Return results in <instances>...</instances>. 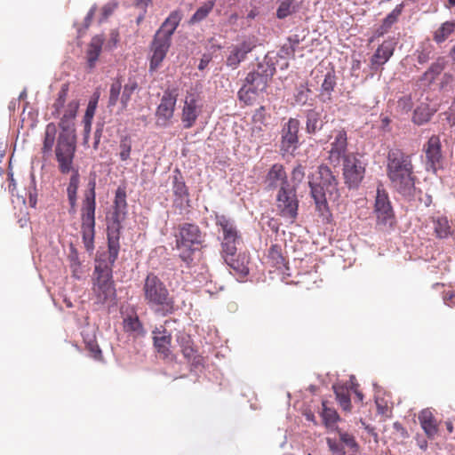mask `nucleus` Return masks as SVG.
I'll return each instance as SVG.
<instances>
[{"label":"nucleus","mask_w":455,"mask_h":455,"mask_svg":"<svg viewBox=\"0 0 455 455\" xmlns=\"http://www.w3.org/2000/svg\"><path fill=\"white\" fill-rule=\"evenodd\" d=\"M59 127L60 132L56 139V124L49 123L46 125L42 150L44 154L51 153L56 140L55 156L59 164V170L62 174H68L72 169L76 149L75 122L61 117Z\"/></svg>","instance_id":"nucleus-1"},{"label":"nucleus","mask_w":455,"mask_h":455,"mask_svg":"<svg viewBox=\"0 0 455 455\" xmlns=\"http://www.w3.org/2000/svg\"><path fill=\"white\" fill-rule=\"evenodd\" d=\"M387 175L394 189L403 197H412L415 192V178L411 158L399 149H392L387 155Z\"/></svg>","instance_id":"nucleus-2"},{"label":"nucleus","mask_w":455,"mask_h":455,"mask_svg":"<svg viewBox=\"0 0 455 455\" xmlns=\"http://www.w3.org/2000/svg\"><path fill=\"white\" fill-rule=\"evenodd\" d=\"M275 70L274 58L270 53L266 54L263 60L259 61L245 76L243 84L237 92L239 100L246 105H251L256 96L266 92Z\"/></svg>","instance_id":"nucleus-3"},{"label":"nucleus","mask_w":455,"mask_h":455,"mask_svg":"<svg viewBox=\"0 0 455 455\" xmlns=\"http://www.w3.org/2000/svg\"><path fill=\"white\" fill-rule=\"evenodd\" d=\"M145 304L157 316L165 317L175 310V300L165 283L156 274L148 273L142 284Z\"/></svg>","instance_id":"nucleus-4"},{"label":"nucleus","mask_w":455,"mask_h":455,"mask_svg":"<svg viewBox=\"0 0 455 455\" xmlns=\"http://www.w3.org/2000/svg\"><path fill=\"white\" fill-rule=\"evenodd\" d=\"M338 184V179L326 164L319 165L316 172L308 176L311 197L319 216L324 220H328L331 216L326 194L332 195L337 192Z\"/></svg>","instance_id":"nucleus-5"},{"label":"nucleus","mask_w":455,"mask_h":455,"mask_svg":"<svg viewBox=\"0 0 455 455\" xmlns=\"http://www.w3.org/2000/svg\"><path fill=\"white\" fill-rule=\"evenodd\" d=\"M182 20L180 10L172 11L155 33L149 45V72L157 70L172 45V36Z\"/></svg>","instance_id":"nucleus-6"},{"label":"nucleus","mask_w":455,"mask_h":455,"mask_svg":"<svg viewBox=\"0 0 455 455\" xmlns=\"http://www.w3.org/2000/svg\"><path fill=\"white\" fill-rule=\"evenodd\" d=\"M175 237L180 258L187 266H190L196 253L204 247L205 234L196 224L185 222L178 226Z\"/></svg>","instance_id":"nucleus-7"},{"label":"nucleus","mask_w":455,"mask_h":455,"mask_svg":"<svg viewBox=\"0 0 455 455\" xmlns=\"http://www.w3.org/2000/svg\"><path fill=\"white\" fill-rule=\"evenodd\" d=\"M96 182L91 180L88 192L85 194L82 207V239L85 250L91 254L94 251L95 211H96Z\"/></svg>","instance_id":"nucleus-8"},{"label":"nucleus","mask_w":455,"mask_h":455,"mask_svg":"<svg viewBox=\"0 0 455 455\" xmlns=\"http://www.w3.org/2000/svg\"><path fill=\"white\" fill-rule=\"evenodd\" d=\"M120 229L121 225L118 221L108 227V250L97 251L94 274H113L115 262L120 251Z\"/></svg>","instance_id":"nucleus-9"},{"label":"nucleus","mask_w":455,"mask_h":455,"mask_svg":"<svg viewBox=\"0 0 455 455\" xmlns=\"http://www.w3.org/2000/svg\"><path fill=\"white\" fill-rule=\"evenodd\" d=\"M216 226L220 228L221 235L219 237L220 241V253L222 256H235L239 247L243 243V238L237 228L235 221L218 212L214 213Z\"/></svg>","instance_id":"nucleus-10"},{"label":"nucleus","mask_w":455,"mask_h":455,"mask_svg":"<svg viewBox=\"0 0 455 455\" xmlns=\"http://www.w3.org/2000/svg\"><path fill=\"white\" fill-rule=\"evenodd\" d=\"M92 300L101 308L116 305V289L113 274H94L92 278Z\"/></svg>","instance_id":"nucleus-11"},{"label":"nucleus","mask_w":455,"mask_h":455,"mask_svg":"<svg viewBox=\"0 0 455 455\" xmlns=\"http://www.w3.org/2000/svg\"><path fill=\"white\" fill-rule=\"evenodd\" d=\"M367 163L359 154L349 153L342 164L344 183L349 189H357L364 179Z\"/></svg>","instance_id":"nucleus-12"},{"label":"nucleus","mask_w":455,"mask_h":455,"mask_svg":"<svg viewBox=\"0 0 455 455\" xmlns=\"http://www.w3.org/2000/svg\"><path fill=\"white\" fill-rule=\"evenodd\" d=\"M374 213L377 226L382 230L392 229L396 222L388 193L382 185L378 186L375 196Z\"/></svg>","instance_id":"nucleus-13"},{"label":"nucleus","mask_w":455,"mask_h":455,"mask_svg":"<svg viewBox=\"0 0 455 455\" xmlns=\"http://www.w3.org/2000/svg\"><path fill=\"white\" fill-rule=\"evenodd\" d=\"M276 208L279 214L293 221L298 216L299 200L297 188L290 185L281 187L276 195Z\"/></svg>","instance_id":"nucleus-14"},{"label":"nucleus","mask_w":455,"mask_h":455,"mask_svg":"<svg viewBox=\"0 0 455 455\" xmlns=\"http://www.w3.org/2000/svg\"><path fill=\"white\" fill-rule=\"evenodd\" d=\"M299 126L300 122L296 118H289L282 126L279 150L283 156L292 155L299 148Z\"/></svg>","instance_id":"nucleus-15"},{"label":"nucleus","mask_w":455,"mask_h":455,"mask_svg":"<svg viewBox=\"0 0 455 455\" xmlns=\"http://www.w3.org/2000/svg\"><path fill=\"white\" fill-rule=\"evenodd\" d=\"M177 103V93L175 91L167 89L164 92L160 104L156 108V125L166 127L173 117Z\"/></svg>","instance_id":"nucleus-16"},{"label":"nucleus","mask_w":455,"mask_h":455,"mask_svg":"<svg viewBox=\"0 0 455 455\" xmlns=\"http://www.w3.org/2000/svg\"><path fill=\"white\" fill-rule=\"evenodd\" d=\"M426 154V170L437 175L442 168L441 142L437 136H431L424 146Z\"/></svg>","instance_id":"nucleus-17"},{"label":"nucleus","mask_w":455,"mask_h":455,"mask_svg":"<svg viewBox=\"0 0 455 455\" xmlns=\"http://www.w3.org/2000/svg\"><path fill=\"white\" fill-rule=\"evenodd\" d=\"M254 47L255 44L247 40L243 41L241 44L233 45L227 57L226 66L233 70L236 69Z\"/></svg>","instance_id":"nucleus-18"},{"label":"nucleus","mask_w":455,"mask_h":455,"mask_svg":"<svg viewBox=\"0 0 455 455\" xmlns=\"http://www.w3.org/2000/svg\"><path fill=\"white\" fill-rule=\"evenodd\" d=\"M265 184L267 190L291 185L283 164H275L269 168L265 178Z\"/></svg>","instance_id":"nucleus-19"},{"label":"nucleus","mask_w":455,"mask_h":455,"mask_svg":"<svg viewBox=\"0 0 455 455\" xmlns=\"http://www.w3.org/2000/svg\"><path fill=\"white\" fill-rule=\"evenodd\" d=\"M395 43L385 40L375 51L370 60V68L377 71L386 64L394 54Z\"/></svg>","instance_id":"nucleus-20"},{"label":"nucleus","mask_w":455,"mask_h":455,"mask_svg":"<svg viewBox=\"0 0 455 455\" xmlns=\"http://www.w3.org/2000/svg\"><path fill=\"white\" fill-rule=\"evenodd\" d=\"M172 189L175 196V203L180 206H189V192L179 169L173 171Z\"/></svg>","instance_id":"nucleus-21"},{"label":"nucleus","mask_w":455,"mask_h":455,"mask_svg":"<svg viewBox=\"0 0 455 455\" xmlns=\"http://www.w3.org/2000/svg\"><path fill=\"white\" fill-rule=\"evenodd\" d=\"M200 109L197 107L196 100L194 97L187 98L184 101V107L181 113V122L184 129L191 128L198 116Z\"/></svg>","instance_id":"nucleus-22"},{"label":"nucleus","mask_w":455,"mask_h":455,"mask_svg":"<svg viewBox=\"0 0 455 455\" xmlns=\"http://www.w3.org/2000/svg\"><path fill=\"white\" fill-rule=\"evenodd\" d=\"M153 342L158 353L167 355L170 352V345L172 340L171 334L166 331L164 326L155 327L152 331Z\"/></svg>","instance_id":"nucleus-23"},{"label":"nucleus","mask_w":455,"mask_h":455,"mask_svg":"<svg viewBox=\"0 0 455 455\" xmlns=\"http://www.w3.org/2000/svg\"><path fill=\"white\" fill-rule=\"evenodd\" d=\"M324 117L322 111L311 108L306 112V132L314 135L320 132L324 125Z\"/></svg>","instance_id":"nucleus-24"},{"label":"nucleus","mask_w":455,"mask_h":455,"mask_svg":"<svg viewBox=\"0 0 455 455\" xmlns=\"http://www.w3.org/2000/svg\"><path fill=\"white\" fill-rule=\"evenodd\" d=\"M224 261L240 277H245L249 274V259L245 254L236 253L235 256H222Z\"/></svg>","instance_id":"nucleus-25"},{"label":"nucleus","mask_w":455,"mask_h":455,"mask_svg":"<svg viewBox=\"0 0 455 455\" xmlns=\"http://www.w3.org/2000/svg\"><path fill=\"white\" fill-rule=\"evenodd\" d=\"M355 376L350 377V383L344 385L335 384L333 385V391L336 395L337 400L339 401L341 407L347 411L351 407V401H350V395H349V388L355 389V387L357 386L356 384H354Z\"/></svg>","instance_id":"nucleus-26"},{"label":"nucleus","mask_w":455,"mask_h":455,"mask_svg":"<svg viewBox=\"0 0 455 455\" xmlns=\"http://www.w3.org/2000/svg\"><path fill=\"white\" fill-rule=\"evenodd\" d=\"M436 108H431L427 102H420L413 111L411 121L416 125L427 124L435 114Z\"/></svg>","instance_id":"nucleus-27"},{"label":"nucleus","mask_w":455,"mask_h":455,"mask_svg":"<svg viewBox=\"0 0 455 455\" xmlns=\"http://www.w3.org/2000/svg\"><path fill=\"white\" fill-rule=\"evenodd\" d=\"M337 84V77L333 70L328 71L320 88V100L323 103H329L332 100V92Z\"/></svg>","instance_id":"nucleus-28"},{"label":"nucleus","mask_w":455,"mask_h":455,"mask_svg":"<svg viewBox=\"0 0 455 455\" xmlns=\"http://www.w3.org/2000/svg\"><path fill=\"white\" fill-rule=\"evenodd\" d=\"M103 44L104 38L101 35H97L92 38L86 52L87 64L90 68L95 67L96 61L101 52Z\"/></svg>","instance_id":"nucleus-29"},{"label":"nucleus","mask_w":455,"mask_h":455,"mask_svg":"<svg viewBox=\"0 0 455 455\" xmlns=\"http://www.w3.org/2000/svg\"><path fill=\"white\" fill-rule=\"evenodd\" d=\"M115 210L113 212V226L116 221L120 222V215H125L127 210L126 191L124 188H117L115 194ZM121 225V223H119Z\"/></svg>","instance_id":"nucleus-30"},{"label":"nucleus","mask_w":455,"mask_h":455,"mask_svg":"<svg viewBox=\"0 0 455 455\" xmlns=\"http://www.w3.org/2000/svg\"><path fill=\"white\" fill-rule=\"evenodd\" d=\"M267 258L274 267L278 269H283V274L290 275V273L287 272L289 271V267L282 254V249L280 245L272 244L268 250Z\"/></svg>","instance_id":"nucleus-31"},{"label":"nucleus","mask_w":455,"mask_h":455,"mask_svg":"<svg viewBox=\"0 0 455 455\" xmlns=\"http://www.w3.org/2000/svg\"><path fill=\"white\" fill-rule=\"evenodd\" d=\"M419 420L425 434L429 438H433L437 433V427L432 412L428 409L422 410L419 415Z\"/></svg>","instance_id":"nucleus-32"},{"label":"nucleus","mask_w":455,"mask_h":455,"mask_svg":"<svg viewBox=\"0 0 455 455\" xmlns=\"http://www.w3.org/2000/svg\"><path fill=\"white\" fill-rule=\"evenodd\" d=\"M72 172V174L67 188V195L70 206L74 208L77 200V190L80 183V174L78 170L74 169L73 167L69 172Z\"/></svg>","instance_id":"nucleus-33"},{"label":"nucleus","mask_w":455,"mask_h":455,"mask_svg":"<svg viewBox=\"0 0 455 455\" xmlns=\"http://www.w3.org/2000/svg\"><path fill=\"white\" fill-rule=\"evenodd\" d=\"M216 0H209L202 6L197 8V10L195 12V13L190 17L188 20L189 25H195L197 23L202 22L204 20L206 19V17L211 13L212 11L214 5H215Z\"/></svg>","instance_id":"nucleus-34"},{"label":"nucleus","mask_w":455,"mask_h":455,"mask_svg":"<svg viewBox=\"0 0 455 455\" xmlns=\"http://www.w3.org/2000/svg\"><path fill=\"white\" fill-rule=\"evenodd\" d=\"M176 340L181 348L184 357H191L194 355L196 349L189 334L179 331L176 335Z\"/></svg>","instance_id":"nucleus-35"},{"label":"nucleus","mask_w":455,"mask_h":455,"mask_svg":"<svg viewBox=\"0 0 455 455\" xmlns=\"http://www.w3.org/2000/svg\"><path fill=\"white\" fill-rule=\"evenodd\" d=\"M434 230L435 235L440 238H447L451 234V226L449 220L444 216H437L433 218Z\"/></svg>","instance_id":"nucleus-36"},{"label":"nucleus","mask_w":455,"mask_h":455,"mask_svg":"<svg viewBox=\"0 0 455 455\" xmlns=\"http://www.w3.org/2000/svg\"><path fill=\"white\" fill-rule=\"evenodd\" d=\"M124 327L127 331L135 332L138 336L145 337L147 331L137 315H128L124 319Z\"/></svg>","instance_id":"nucleus-37"},{"label":"nucleus","mask_w":455,"mask_h":455,"mask_svg":"<svg viewBox=\"0 0 455 455\" xmlns=\"http://www.w3.org/2000/svg\"><path fill=\"white\" fill-rule=\"evenodd\" d=\"M324 426L331 430L335 431L336 423L340 419L338 412L331 408L327 407L325 403H323V411L321 413Z\"/></svg>","instance_id":"nucleus-38"},{"label":"nucleus","mask_w":455,"mask_h":455,"mask_svg":"<svg viewBox=\"0 0 455 455\" xmlns=\"http://www.w3.org/2000/svg\"><path fill=\"white\" fill-rule=\"evenodd\" d=\"M455 31L454 21H445L434 33V40L436 44L443 43Z\"/></svg>","instance_id":"nucleus-39"},{"label":"nucleus","mask_w":455,"mask_h":455,"mask_svg":"<svg viewBox=\"0 0 455 455\" xmlns=\"http://www.w3.org/2000/svg\"><path fill=\"white\" fill-rule=\"evenodd\" d=\"M334 151L341 153H347V135L345 130H339L336 132L333 141L331 143V148Z\"/></svg>","instance_id":"nucleus-40"},{"label":"nucleus","mask_w":455,"mask_h":455,"mask_svg":"<svg viewBox=\"0 0 455 455\" xmlns=\"http://www.w3.org/2000/svg\"><path fill=\"white\" fill-rule=\"evenodd\" d=\"M335 431L338 433L341 443L347 445L353 452L356 453L359 451L360 446L352 435L340 430L339 427H335Z\"/></svg>","instance_id":"nucleus-41"},{"label":"nucleus","mask_w":455,"mask_h":455,"mask_svg":"<svg viewBox=\"0 0 455 455\" xmlns=\"http://www.w3.org/2000/svg\"><path fill=\"white\" fill-rule=\"evenodd\" d=\"M403 4H397L395 9L388 13L386 18L383 20L381 24V28L387 31L398 20V17L401 15L403 9Z\"/></svg>","instance_id":"nucleus-42"},{"label":"nucleus","mask_w":455,"mask_h":455,"mask_svg":"<svg viewBox=\"0 0 455 455\" xmlns=\"http://www.w3.org/2000/svg\"><path fill=\"white\" fill-rule=\"evenodd\" d=\"M294 0H280L276 10V17L283 20L295 12Z\"/></svg>","instance_id":"nucleus-43"},{"label":"nucleus","mask_w":455,"mask_h":455,"mask_svg":"<svg viewBox=\"0 0 455 455\" xmlns=\"http://www.w3.org/2000/svg\"><path fill=\"white\" fill-rule=\"evenodd\" d=\"M122 83L119 79H116L110 85L108 108H111L116 105L119 98H121Z\"/></svg>","instance_id":"nucleus-44"},{"label":"nucleus","mask_w":455,"mask_h":455,"mask_svg":"<svg viewBox=\"0 0 455 455\" xmlns=\"http://www.w3.org/2000/svg\"><path fill=\"white\" fill-rule=\"evenodd\" d=\"M138 88V84L134 80H129V83L124 86L123 92L121 94L120 102L122 108H126L131 97L134 91Z\"/></svg>","instance_id":"nucleus-45"},{"label":"nucleus","mask_w":455,"mask_h":455,"mask_svg":"<svg viewBox=\"0 0 455 455\" xmlns=\"http://www.w3.org/2000/svg\"><path fill=\"white\" fill-rule=\"evenodd\" d=\"M119 157L122 161L129 159L132 152V141L128 136H124L121 139L119 144Z\"/></svg>","instance_id":"nucleus-46"},{"label":"nucleus","mask_w":455,"mask_h":455,"mask_svg":"<svg viewBox=\"0 0 455 455\" xmlns=\"http://www.w3.org/2000/svg\"><path fill=\"white\" fill-rule=\"evenodd\" d=\"M310 92V89H308L306 84H300L296 88L294 94L296 103L301 106L305 105L308 100Z\"/></svg>","instance_id":"nucleus-47"},{"label":"nucleus","mask_w":455,"mask_h":455,"mask_svg":"<svg viewBox=\"0 0 455 455\" xmlns=\"http://www.w3.org/2000/svg\"><path fill=\"white\" fill-rule=\"evenodd\" d=\"M30 186L28 190V202L32 208H35L37 202V190L36 185V177L33 172L30 173Z\"/></svg>","instance_id":"nucleus-48"},{"label":"nucleus","mask_w":455,"mask_h":455,"mask_svg":"<svg viewBox=\"0 0 455 455\" xmlns=\"http://www.w3.org/2000/svg\"><path fill=\"white\" fill-rule=\"evenodd\" d=\"M305 178V167L301 164H298L295 166L291 172V180L294 183L293 186L297 188L303 179Z\"/></svg>","instance_id":"nucleus-49"},{"label":"nucleus","mask_w":455,"mask_h":455,"mask_svg":"<svg viewBox=\"0 0 455 455\" xmlns=\"http://www.w3.org/2000/svg\"><path fill=\"white\" fill-rule=\"evenodd\" d=\"M327 445L330 451L335 455H346L344 447L339 444L335 439L328 437L326 439Z\"/></svg>","instance_id":"nucleus-50"},{"label":"nucleus","mask_w":455,"mask_h":455,"mask_svg":"<svg viewBox=\"0 0 455 455\" xmlns=\"http://www.w3.org/2000/svg\"><path fill=\"white\" fill-rule=\"evenodd\" d=\"M79 104L76 101H71L68 103L62 117L69 119L75 122Z\"/></svg>","instance_id":"nucleus-51"},{"label":"nucleus","mask_w":455,"mask_h":455,"mask_svg":"<svg viewBox=\"0 0 455 455\" xmlns=\"http://www.w3.org/2000/svg\"><path fill=\"white\" fill-rule=\"evenodd\" d=\"M329 156L328 159L331 164L334 166H337L340 164V161L342 160V164H344V159L348 154L341 153L339 151H334L330 149L328 151Z\"/></svg>","instance_id":"nucleus-52"},{"label":"nucleus","mask_w":455,"mask_h":455,"mask_svg":"<svg viewBox=\"0 0 455 455\" xmlns=\"http://www.w3.org/2000/svg\"><path fill=\"white\" fill-rule=\"evenodd\" d=\"M296 50L288 44H284L277 52V56L281 59L294 58Z\"/></svg>","instance_id":"nucleus-53"},{"label":"nucleus","mask_w":455,"mask_h":455,"mask_svg":"<svg viewBox=\"0 0 455 455\" xmlns=\"http://www.w3.org/2000/svg\"><path fill=\"white\" fill-rule=\"evenodd\" d=\"M117 4L116 2H109L106 4L102 7L101 11V18L100 20V22L106 20L109 16H111L114 11L116 9Z\"/></svg>","instance_id":"nucleus-54"},{"label":"nucleus","mask_w":455,"mask_h":455,"mask_svg":"<svg viewBox=\"0 0 455 455\" xmlns=\"http://www.w3.org/2000/svg\"><path fill=\"white\" fill-rule=\"evenodd\" d=\"M87 348L89 349L91 355L94 359H100L101 357V349L95 340L91 339L86 342Z\"/></svg>","instance_id":"nucleus-55"},{"label":"nucleus","mask_w":455,"mask_h":455,"mask_svg":"<svg viewBox=\"0 0 455 455\" xmlns=\"http://www.w3.org/2000/svg\"><path fill=\"white\" fill-rule=\"evenodd\" d=\"M96 108H97V105L88 102V105H87V108L85 110V114L84 116V124H86L87 125L92 124Z\"/></svg>","instance_id":"nucleus-56"},{"label":"nucleus","mask_w":455,"mask_h":455,"mask_svg":"<svg viewBox=\"0 0 455 455\" xmlns=\"http://www.w3.org/2000/svg\"><path fill=\"white\" fill-rule=\"evenodd\" d=\"M68 258L71 262V267H79L80 266V260H79V254L76 247L71 243L69 246V255Z\"/></svg>","instance_id":"nucleus-57"},{"label":"nucleus","mask_w":455,"mask_h":455,"mask_svg":"<svg viewBox=\"0 0 455 455\" xmlns=\"http://www.w3.org/2000/svg\"><path fill=\"white\" fill-rule=\"evenodd\" d=\"M194 368H198L203 365L204 358L198 354L197 350L194 352L191 357H185Z\"/></svg>","instance_id":"nucleus-58"},{"label":"nucleus","mask_w":455,"mask_h":455,"mask_svg":"<svg viewBox=\"0 0 455 455\" xmlns=\"http://www.w3.org/2000/svg\"><path fill=\"white\" fill-rule=\"evenodd\" d=\"M118 43V33L116 31H111L110 37L106 44V49L108 51H112L115 49Z\"/></svg>","instance_id":"nucleus-59"},{"label":"nucleus","mask_w":455,"mask_h":455,"mask_svg":"<svg viewBox=\"0 0 455 455\" xmlns=\"http://www.w3.org/2000/svg\"><path fill=\"white\" fill-rule=\"evenodd\" d=\"M265 112H266V108L264 106H261L259 108H257L252 116L253 121L255 123L263 124L265 121V117H266Z\"/></svg>","instance_id":"nucleus-60"},{"label":"nucleus","mask_w":455,"mask_h":455,"mask_svg":"<svg viewBox=\"0 0 455 455\" xmlns=\"http://www.w3.org/2000/svg\"><path fill=\"white\" fill-rule=\"evenodd\" d=\"M66 95H67V90L62 88L61 91L59 92V97L53 105L55 108L56 113H58L60 108L63 107V105L65 103Z\"/></svg>","instance_id":"nucleus-61"},{"label":"nucleus","mask_w":455,"mask_h":455,"mask_svg":"<svg viewBox=\"0 0 455 455\" xmlns=\"http://www.w3.org/2000/svg\"><path fill=\"white\" fill-rule=\"evenodd\" d=\"M96 10H97V6H96V4H94L90 8L89 12H87V14L84 18V29L89 28V26L92 20V18L95 14Z\"/></svg>","instance_id":"nucleus-62"},{"label":"nucleus","mask_w":455,"mask_h":455,"mask_svg":"<svg viewBox=\"0 0 455 455\" xmlns=\"http://www.w3.org/2000/svg\"><path fill=\"white\" fill-rule=\"evenodd\" d=\"M212 60V56L209 53H204L202 58L200 59L199 64L197 66L199 70H204L209 63Z\"/></svg>","instance_id":"nucleus-63"},{"label":"nucleus","mask_w":455,"mask_h":455,"mask_svg":"<svg viewBox=\"0 0 455 455\" xmlns=\"http://www.w3.org/2000/svg\"><path fill=\"white\" fill-rule=\"evenodd\" d=\"M443 68L438 63H434L430 66V68L427 69V71L425 73V76L432 75L433 77L435 76H437L441 73Z\"/></svg>","instance_id":"nucleus-64"}]
</instances>
